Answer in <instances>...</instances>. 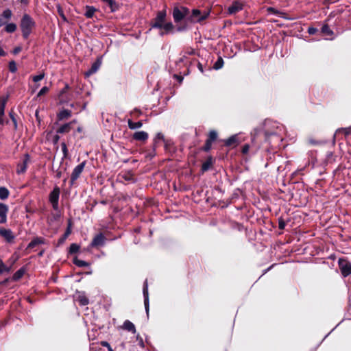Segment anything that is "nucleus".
Returning a JSON list of instances; mask_svg holds the SVG:
<instances>
[{"mask_svg": "<svg viewBox=\"0 0 351 351\" xmlns=\"http://www.w3.org/2000/svg\"><path fill=\"white\" fill-rule=\"evenodd\" d=\"M21 51V47H16V48L14 49L13 52H14V54H16V53H18L19 52H20Z\"/></svg>", "mask_w": 351, "mask_h": 351, "instance_id": "obj_48", "label": "nucleus"}, {"mask_svg": "<svg viewBox=\"0 0 351 351\" xmlns=\"http://www.w3.org/2000/svg\"><path fill=\"white\" fill-rule=\"evenodd\" d=\"M217 138V133L215 131H210L208 135V141L210 142H213L215 141Z\"/></svg>", "mask_w": 351, "mask_h": 351, "instance_id": "obj_28", "label": "nucleus"}, {"mask_svg": "<svg viewBox=\"0 0 351 351\" xmlns=\"http://www.w3.org/2000/svg\"><path fill=\"white\" fill-rule=\"evenodd\" d=\"M102 1L104 2L107 3L110 5L112 11H114L117 8L116 3L114 0H102Z\"/></svg>", "mask_w": 351, "mask_h": 351, "instance_id": "obj_31", "label": "nucleus"}, {"mask_svg": "<svg viewBox=\"0 0 351 351\" xmlns=\"http://www.w3.org/2000/svg\"><path fill=\"white\" fill-rule=\"evenodd\" d=\"M123 328L128 331H131L132 333L136 332V328L134 325L130 321L126 320L123 326Z\"/></svg>", "mask_w": 351, "mask_h": 351, "instance_id": "obj_16", "label": "nucleus"}, {"mask_svg": "<svg viewBox=\"0 0 351 351\" xmlns=\"http://www.w3.org/2000/svg\"><path fill=\"white\" fill-rule=\"evenodd\" d=\"M22 3L27 4L28 2V0H20Z\"/></svg>", "mask_w": 351, "mask_h": 351, "instance_id": "obj_53", "label": "nucleus"}, {"mask_svg": "<svg viewBox=\"0 0 351 351\" xmlns=\"http://www.w3.org/2000/svg\"><path fill=\"white\" fill-rule=\"evenodd\" d=\"M60 195V189L55 188L49 195V201L53 205L54 209H58V199Z\"/></svg>", "mask_w": 351, "mask_h": 351, "instance_id": "obj_6", "label": "nucleus"}, {"mask_svg": "<svg viewBox=\"0 0 351 351\" xmlns=\"http://www.w3.org/2000/svg\"><path fill=\"white\" fill-rule=\"evenodd\" d=\"M70 115H71V112L69 110H64L58 114V117L60 119H64L69 118L70 117Z\"/></svg>", "mask_w": 351, "mask_h": 351, "instance_id": "obj_19", "label": "nucleus"}, {"mask_svg": "<svg viewBox=\"0 0 351 351\" xmlns=\"http://www.w3.org/2000/svg\"><path fill=\"white\" fill-rule=\"evenodd\" d=\"M101 65V61L97 60L92 65L91 68L85 73V75L86 77H89L90 75L95 73L99 68Z\"/></svg>", "mask_w": 351, "mask_h": 351, "instance_id": "obj_15", "label": "nucleus"}, {"mask_svg": "<svg viewBox=\"0 0 351 351\" xmlns=\"http://www.w3.org/2000/svg\"><path fill=\"white\" fill-rule=\"evenodd\" d=\"M279 227L280 228L283 229L285 227V223L283 222H280Z\"/></svg>", "mask_w": 351, "mask_h": 351, "instance_id": "obj_51", "label": "nucleus"}, {"mask_svg": "<svg viewBox=\"0 0 351 351\" xmlns=\"http://www.w3.org/2000/svg\"><path fill=\"white\" fill-rule=\"evenodd\" d=\"M133 138L137 141H144L147 139L148 134L144 131L136 132L134 134Z\"/></svg>", "mask_w": 351, "mask_h": 351, "instance_id": "obj_14", "label": "nucleus"}, {"mask_svg": "<svg viewBox=\"0 0 351 351\" xmlns=\"http://www.w3.org/2000/svg\"><path fill=\"white\" fill-rule=\"evenodd\" d=\"M315 32H316V29H315V28L310 27V28L308 29V32H309V34H314Z\"/></svg>", "mask_w": 351, "mask_h": 351, "instance_id": "obj_49", "label": "nucleus"}, {"mask_svg": "<svg viewBox=\"0 0 351 351\" xmlns=\"http://www.w3.org/2000/svg\"><path fill=\"white\" fill-rule=\"evenodd\" d=\"M208 12L201 13L199 10H193L191 14V21L194 22H200L208 17Z\"/></svg>", "mask_w": 351, "mask_h": 351, "instance_id": "obj_4", "label": "nucleus"}, {"mask_svg": "<svg viewBox=\"0 0 351 351\" xmlns=\"http://www.w3.org/2000/svg\"><path fill=\"white\" fill-rule=\"evenodd\" d=\"M322 31L327 34H330L332 33V32L329 29V27L327 25L323 26L322 28Z\"/></svg>", "mask_w": 351, "mask_h": 351, "instance_id": "obj_40", "label": "nucleus"}, {"mask_svg": "<svg viewBox=\"0 0 351 351\" xmlns=\"http://www.w3.org/2000/svg\"><path fill=\"white\" fill-rule=\"evenodd\" d=\"M84 162H82L75 167V169H73V171L71 174L72 181H74L79 178L80 175L81 174V173L82 172V171L84 169Z\"/></svg>", "mask_w": 351, "mask_h": 351, "instance_id": "obj_11", "label": "nucleus"}, {"mask_svg": "<svg viewBox=\"0 0 351 351\" xmlns=\"http://www.w3.org/2000/svg\"><path fill=\"white\" fill-rule=\"evenodd\" d=\"M0 235L3 237L8 242H12L14 236L10 230L0 228Z\"/></svg>", "mask_w": 351, "mask_h": 351, "instance_id": "obj_10", "label": "nucleus"}, {"mask_svg": "<svg viewBox=\"0 0 351 351\" xmlns=\"http://www.w3.org/2000/svg\"><path fill=\"white\" fill-rule=\"evenodd\" d=\"M43 243V239L37 238L29 243L28 247L32 248V247H35L36 245H37L40 243Z\"/></svg>", "mask_w": 351, "mask_h": 351, "instance_id": "obj_25", "label": "nucleus"}, {"mask_svg": "<svg viewBox=\"0 0 351 351\" xmlns=\"http://www.w3.org/2000/svg\"><path fill=\"white\" fill-rule=\"evenodd\" d=\"M25 269L23 268L20 269L18 270L14 275H13V280H19L25 274Z\"/></svg>", "mask_w": 351, "mask_h": 351, "instance_id": "obj_18", "label": "nucleus"}, {"mask_svg": "<svg viewBox=\"0 0 351 351\" xmlns=\"http://www.w3.org/2000/svg\"><path fill=\"white\" fill-rule=\"evenodd\" d=\"M74 263L76 265L80 266V267H83V266L87 265L86 262H84V261H81V260L75 259Z\"/></svg>", "mask_w": 351, "mask_h": 351, "instance_id": "obj_38", "label": "nucleus"}, {"mask_svg": "<svg viewBox=\"0 0 351 351\" xmlns=\"http://www.w3.org/2000/svg\"><path fill=\"white\" fill-rule=\"evenodd\" d=\"M101 344L104 346H106V347H108V349H109V351H112V348H110V345L108 344V343H107L106 341H102L101 343Z\"/></svg>", "mask_w": 351, "mask_h": 351, "instance_id": "obj_46", "label": "nucleus"}, {"mask_svg": "<svg viewBox=\"0 0 351 351\" xmlns=\"http://www.w3.org/2000/svg\"><path fill=\"white\" fill-rule=\"evenodd\" d=\"M211 145H212V142L207 140L204 149L206 152L210 150L211 148Z\"/></svg>", "mask_w": 351, "mask_h": 351, "instance_id": "obj_39", "label": "nucleus"}, {"mask_svg": "<svg viewBox=\"0 0 351 351\" xmlns=\"http://www.w3.org/2000/svg\"><path fill=\"white\" fill-rule=\"evenodd\" d=\"M77 300L79 301L81 305H86L88 304V298L84 295H80L77 298Z\"/></svg>", "mask_w": 351, "mask_h": 351, "instance_id": "obj_22", "label": "nucleus"}, {"mask_svg": "<svg viewBox=\"0 0 351 351\" xmlns=\"http://www.w3.org/2000/svg\"><path fill=\"white\" fill-rule=\"evenodd\" d=\"M249 149H250V147L248 145H245L243 147V149H242V152L243 154H247L249 151Z\"/></svg>", "mask_w": 351, "mask_h": 351, "instance_id": "obj_43", "label": "nucleus"}, {"mask_svg": "<svg viewBox=\"0 0 351 351\" xmlns=\"http://www.w3.org/2000/svg\"><path fill=\"white\" fill-rule=\"evenodd\" d=\"M9 191L7 189L4 187L0 188V198L1 199H5L8 197Z\"/></svg>", "mask_w": 351, "mask_h": 351, "instance_id": "obj_21", "label": "nucleus"}, {"mask_svg": "<svg viewBox=\"0 0 351 351\" xmlns=\"http://www.w3.org/2000/svg\"><path fill=\"white\" fill-rule=\"evenodd\" d=\"M80 250V246L75 243H73L70 246V252L71 253H75Z\"/></svg>", "mask_w": 351, "mask_h": 351, "instance_id": "obj_34", "label": "nucleus"}, {"mask_svg": "<svg viewBox=\"0 0 351 351\" xmlns=\"http://www.w3.org/2000/svg\"><path fill=\"white\" fill-rule=\"evenodd\" d=\"M68 88V86H66L64 88V90L63 91H64L65 90H66Z\"/></svg>", "mask_w": 351, "mask_h": 351, "instance_id": "obj_58", "label": "nucleus"}, {"mask_svg": "<svg viewBox=\"0 0 351 351\" xmlns=\"http://www.w3.org/2000/svg\"><path fill=\"white\" fill-rule=\"evenodd\" d=\"M339 266L341 274L343 276H347L351 274V263L345 259L339 260Z\"/></svg>", "mask_w": 351, "mask_h": 351, "instance_id": "obj_3", "label": "nucleus"}, {"mask_svg": "<svg viewBox=\"0 0 351 351\" xmlns=\"http://www.w3.org/2000/svg\"><path fill=\"white\" fill-rule=\"evenodd\" d=\"M243 3L239 1H234L228 7V12L229 14H234L243 9Z\"/></svg>", "mask_w": 351, "mask_h": 351, "instance_id": "obj_9", "label": "nucleus"}, {"mask_svg": "<svg viewBox=\"0 0 351 351\" xmlns=\"http://www.w3.org/2000/svg\"><path fill=\"white\" fill-rule=\"evenodd\" d=\"M33 24L34 23L29 16L25 15L23 17L21 27L24 37H27L29 34L31 29L33 27Z\"/></svg>", "mask_w": 351, "mask_h": 351, "instance_id": "obj_1", "label": "nucleus"}, {"mask_svg": "<svg viewBox=\"0 0 351 351\" xmlns=\"http://www.w3.org/2000/svg\"><path fill=\"white\" fill-rule=\"evenodd\" d=\"M223 60L221 58H219L217 62L214 64V68L215 69H219L223 66Z\"/></svg>", "mask_w": 351, "mask_h": 351, "instance_id": "obj_29", "label": "nucleus"}, {"mask_svg": "<svg viewBox=\"0 0 351 351\" xmlns=\"http://www.w3.org/2000/svg\"><path fill=\"white\" fill-rule=\"evenodd\" d=\"M29 156L26 154L25 156V158L23 160V162L22 164H19L17 167V173H24L27 168V162H29Z\"/></svg>", "mask_w": 351, "mask_h": 351, "instance_id": "obj_13", "label": "nucleus"}, {"mask_svg": "<svg viewBox=\"0 0 351 351\" xmlns=\"http://www.w3.org/2000/svg\"><path fill=\"white\" fill-rule=\"evenodd\" d=\"M4 24V22L0 19V27H1Z\"/></svg>", "mask_w": 351, "mask_h": 351, "instance_id": "obj_56", "label": "nucleus"}, {"mask_svg": "<svg viewBox=\"0 0 351 351\" xmlns=\"http://www.w3.org/2000/svg\"><path fill=\"white\" fill-rule=\"evenodd\" d=\"M62 152L64 153V156H66V155H67V148H66V144L64 143H62Z\"/></svg>", "mask_w": 351, "mask_h": 351, "instance_id": "obj_42", "label": "nucleus"}, {"mask_svg": "<svg viewBox=\"0 0 351 351\" xmlns=\"http://www.w3.org/2000/svg\"><path fill=\"white\" fill-rule=\"evenodd\" d=\"M128 126L132 130H135L137 128H140L142 127L143 123L141 121L138 122H133L132 120L129 119L128 121Z\"/></svg>", "mask_w": 351, "mask_h": 351, "instance_id": "obj_17", "label": "nucleus"}, {"mask_svg": "<svg viewBox=\"0 0 351 351\" xmlns=\"http://www.w3.org/2000/svg\"><path fill=\"white\" fill-rule=\"evenodd\" d=\"M59 136L58 135H54L52 138V141L54 144H56L59 141Z\"/></svg>", "mask_w": 351, "mask_h": 351, "instance_id": "obj_44", "label": "nucleus"}, {"mask_svg": "<svg viewBox=\"0 0 351 351\" xmlns=\"http://www.w3.org/2000/svg\"><path fill=\"white\" fill-rule=\"evenodd\" d=\"M189 13V9L185 7H176L173 11V16L176 22H179L182 20Z\"/></svg>", "mask_w": 351, "mask_h": 351, "instance_id": "obj_2", "label": "nucleus"}, {"mask_svg": "<svg viewBox=\"0 0 351 351\" xmlns=\"http://www.w3.org/2000/svg\"><path fill=\"white\" fill-rule=\"evenodd\" d=\"M328 1H329V0H326V1H325V3H327Z\"/></svg>", "mask_w": 351, "mask_h": 351, "instance_id": "obj_60", "label": "nucleus"}, {"mask_svg": "<svg viewBox=\"0 0 351 351\" xmlns=\"http://www.w3.org/2000/svg\"><path fill=\"white\" fill-rule=\"evenodd\" d=\"M237 141V137L236 136H231L230 138H229L228 139H227L225 142L226 145L227 146H230L232 145L233 143H236Z\"/></svg>", "mask_w": 351, "mask_h": 351, "instance_id": "obj_30", "label": "nucleus"}, {"mask_svg": "<svg viewBox=\"0 0 351 351\" xmlns=\"http://www.w3.org/2000/svg\"><path fill=\"white\" fill-rule=\"evenodd\" d=\"M12 123H13V127H14V130H16L17 129V122H16V120L15 119V117H12Z\"/></svg>", "mask_w": 351, "mask_h": 351, "instance_id": "obj_47", "label": "nucleus"}, {"mask_svg": "<svg viewBox=\"0 0 351 351\" xmlns=\"http://www.w3.org/2000/svg\"><path fill=\"white\" fill-rule=\"evenodd\" d=\"M44 77H45V73H42L40 75L34 76L33 80H34V82H38V81L43 80L44 78Z\"/></svg>", "mask_w": 351, "mask_h": 351, "instance_id": "obj_36", "label": "nucleus"}, {"mask_svg": "<svg viewBox=\"0 0 351 351\" xmlns=\"http://www.w3.org/2000/svg\"><path fill=\"white\" fill-rule=\"evenodd\" d=\"M50 134H51L50 133L47 134V138H49V136Z\"/></svg>", "mask_w": 351, "mask_h": 351, "instance_id": "obj_59", "label": "nucleus"}, {"mask_svg": "<svg viewBox=\"0 0 351 351\" xmlns=\"http://www.w3.org/2000/svg\"><path fill=\"white\" fill-rule=\"evenodd\" d=\"M8 211V206L4 204L1 203L0 204V217H1L0 223H4L6 222Z\"/></svg>", "mask_w": 351, "mask_h": 351, "instance_id": "obj_12", "label": "nucleus"}, {"mask_svg": "<svg viewBox=\"0 0 351 351\" xmlns=\"http://www.w3.org/2000/svg\"><path fill=\"white\" fill-rule=\"evenodd\" d=\"M161 29H164L165 33H168L173 31V25L171 23H164Z\"/></svg>", "mask_w": 351, "mask_h": 351, "instance_id": "obj_20", "label": "nucleus"}, {"mask_svg": "<svg viewBox=\"0 0 351 351\" xmlns=\"http://www.w3.org/2000/svg\"><path fill=\"white\" fill-rule=\"evenodd\" d=\"M36 117L38 121H40V119H39V117H38V111L36 112Z\"/></svg>", "mask_w": 351, "mask_h": 351, "instance_id": "obj_54", "label": "nucleus"}, {"mask_svg": "<svg viewBox=\"0 0 351 351\" xmlns=\"http://www.w3.org/2000/svg\"><path fill=\"white\" fill-rule=\"evenodd\" d=\"M9 69L11 72L14 73L16 71V64L15 62L11 61L9 64Z\"/></svg>", "mask_w": 351, "mask_h": 351, "instance_id": "obj_35", "label": "nucleus"}, {"mask_svg": "<svg viewBox=\"0 0 351 351\" xmlns=\"http://www.w3.org/2000/svg\"><path fill=\"white\" fill-rule=\"evenodd\" d=\"M10 118H11V119H12V117H14V114H13V113H12V112H10Z\"/></svg>", "mask_w": 351, "mask_h": 351, "instance_id": "obj_55", "label": "nucleus"}, {"mask_svg": "<svg viewBox=\"0 0 351 351\" xmlns=\"http://www.w3.org/2000/svg\"><path fill=\"white\" fill-rule=\"evenodd\" d=\"M11 269L10 267H7L1 260H0V274L3 272H9Z\"/></svg>", "mask_w": 351, "mask_h": 351, "instance_id": "obj_24", "label": "nucleus"}, {"mask_svg": "<svg viewBox=\"0 0 351 351\" xmlns=\"http://www.w3.org/2000/svg\"><path fill=\"white\" fill-rule=\"evenodd\" d=\"M9 95L0 97V124L3 125L5 123H8V121H4L3 117L4 115V110L5 104L8 100Z\"/></svg>", "mask_w": 351, "mask_h": 351, "instance_id": "obj_7", "label": "nucleus"}, {"mask_svg": "<svg viewBox=\"0 0 351 351\" xmlns=\"http://www.w3.org/2000/svg\"><path fill=\"white\" fill-rule=\"evenodd\" d=\"M70 233H71V229H70V228H68V229L66 230V231L65 232L64 239H65Z\"/></svg>", "mask_w": 351, "mask_h": 351, "instance_id": "obj_50", "label": "nucleus"}, {"mask_svg": "<svg viewBox=\"0 0 351 351\" xmlns=\"http://www.w3.org/2000/svg\"><path fill=\"white\" fill-rule=\"evenodd\" d=\"M166 17L165 11H161L158 13V15L155 19V23L153 25L154 27L162 28V24H164V21Z\"/></svg>", "mask_w": 351, "mask_h": 351, "instance_id": "obj_8", "label": "nucleus"}, {"mask_svg": "<svg viewBox=\"0 0 351 351\" xmlns=\"http://www.w3.org/2000/svg\"><path fill=\"white\" fill-rule=\"evenodd\" d=\"M70 124H65L62 126H61L58 130V133H65V132H68L69 130H70Z\"/></svg>", "mask_w": 351, "mask_h": 351, "instance_id": "obj_27", "label": "nucleus"}, {"mask_svg": "<svg viewBox=\"0 0 351 351\" xmlns=\"http://www.w3.org/2000/svg\"><path fill=\"white\" fill-rule=\"evenodd\" d=\"M140 345H141V346H142V347H143V346H144V343H143V341H141V343H140Z\"/></svg>", "mask_w": 351, "mask_h": 351, "instance_id": "obj_57", "label": "nucleus"}, {"mask_svg": "<svg viewBox=\"0 0 351 351\" xmlns=\"http://www.w3.org/2000/svg\"><path fill=\"white\" fill-rule=\"evenodd\" d=\"M267 11L269 12H271V13H274V14H278V12L277 10H276L274 8H271V7H269L267 8Z\"/></svg>", "mask_w": 351, "mask_h": 351, "instance_id": "obj_45", "label": "nucleus"}, {"mask_svg": "<svg viewBox=\"0 0 351 351\" xmlns=\"http://www.w3.org/2000/svg\"><path fill=\"white\" fill-rule=\"evenodd\" d=\"M58 12L59 13V14L61 16V17L65 20L66 18H65V16L64 14H63V11H62V8L60 6V5H58Z\"/></svg>", "mask_w": 351, "mask_h": 351, "instance_id": "obj_41", "label": "nucleus"}, {"mask_svg": "<svg viewBox=\"0 0 351 351\" xmlns=\"http://www.w3.org/2000/svg\"><path fill=\"white\" fill-rule=\"evenodd\" d=\"M95 10H96L93 7L86 6V12L85 13L86 16L88 18H91L93 16Z\"/></svg>", "mask_w": 351, "mask_h": 351, "instance_id": "obj_23", "label": "nucleus"}, {"mask_svg": "<svg viewBox=\"0 0 351 351\" xmlns=\"http://www.w3.org/2000/svg\"><path fill=\"white\" fill-rule=\"evenodd\" d=\"M4 51L0 47V56H3L4 55Z\"/></svg>", "mask_w": 351, "mask_h": 351, "instance_id": "obj_52", "label": "nucleus"}, {"mask_svg": "<svg viewBox=\"0 0 351 351\" xmlns=\"http://www.w3.org/2000/svg\"><path fill=\"white\" fill-rule=\"evenodd\" d=\"M12 15V11L9 9L4 10L2 14L3 17H4L6 19H10Z\"/></svg>", "mask_w": 351, "mask_h": 351, "instance_id": "obj_32", "label": "nucleus"}, {"mask_svg": "<svg viewBox=\"0 0 351 351\" xmlns=\"http://www.w3.org/2000/svg\"><path fill=\"white\" fill-rule=\"evenodd\" d=\"M211 164H212V162H211L210 160H208L206 162H205L202 165V171H207L210 167Z\"/></svg>", "mask_w": 351, "mask_h": 351, "instance_id": "obj_33", "label": "nucleus"}, {"mask_svg": "<svg viewBox=\"0 0 351 351\" xmlns=\"http://www.w3.org/2000/svg\"><path fill=\"white\" fill-rule=\"evenodd\" d=\"M16 29V25L14 23H9L5 27V31L11 33L14 32Z\"/></svg>", "mask_w": 351, "mask_h": 351, "instance_id": "obj_26", "label": "nucleus"}, {"mask_svg": "<svg viewBox=\"0 0 351 351\" xmlns=\"http://www.w3.org/2000/svg\"><path fill=\"white\" fill-rule=\"evenodd\" d=\"M49 91V88L47 86L43 87L38 93L37 97H40L46 94Z\"/></svg>", "mask_w": 351, "mask_h": 351, "instance_id": "obj_37", "label": "nucleus"}, {"mask_svg": "<svg viewBox=\"0 0 351 351\" xmlns=\"http://www.w3.org/2000/svg\"><path fill=\"white\" fill-rule=\"evenodd\" d=\"M106 238L102 233L97 234L90 243L91 247H98L104 245Z\"/></svg>", "mask_w": 351, "mask_h": 351, "instance_id": "obj_5", "label": "nucleus"}]
</instances>
